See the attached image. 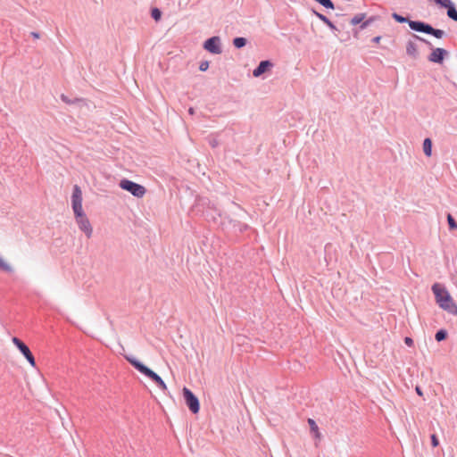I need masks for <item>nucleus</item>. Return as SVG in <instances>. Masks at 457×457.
<instances>
[{
    "label": "nucleus",
    "mask_w": 457,
    "mask_h": 457,
    "mask_svg": "<svg viewBox=\"0 0 457 457\" xmlns=\"http://www.w3.org/2000/svg\"><path fill=\"white\" fill-rule=\"evenodd\" d=\"M125 359L134 369H136L141 374L145 375L152 381H154L159 388H161L163 391L167 389V386L162 380V378L157 373H155L154 370H152L150 368L145 365L143 362H141L137 358L131 355H126Z\"/></svg>",
    "instance_id": "f257e3e1"
},
{
    "label": "nucleus",
    "mask_w": 457,
    "mask_h": 457,
    "mask_svg": "<svg viewBox=\"0 0 457 457\" xmlns=\"http://www.w3.org/2000/svg\"><path fill=\"white\" fill-rule=\"evenodd\" d=\"M411 29L425 33L428 35H431L435 37L436 38H442L445 35V31L439 29L433 28L430 24L421 21L420 22H412L411 25Z\"/></svg>",
    "instance_id": "f03ea898"
},
{
    "label": "nucleus",
    "mask_w": 457,
    "mask_h": 457,
    "mask_svg": "<svg viewBox=\"0 0 457 457\" xmlns=\"http://www.w3.org/2000/svg\"><path fill=\"white\" fill-rule=\"evenodd\" d=\"M119 186L121 189L129 192L133 196L137 198L143 197L146 193V189L144 186L127 179H122Z\"/></svg>",
    "instance_id": "7ed1b4c3"
},
{
    "label": "nucleus",
    "mask_w": 457,
    "mask_h": 457,
    "mask_svg": "<svg viewBox=\"0 0 457 457\" xmlns=\"http://www.w3.org/2000/svg\"><path fill=\"white\" fill-rule=\"evenodd\" d=\"M73 212L79 229L85 233L87 238H90L93 233V228L85 212L81 210L75 211Z\"/></svg>",
    "instance_id": "20e7f679"
},
{
    "label": "nucleus",
    "mask_w": 457,
    "mask_h": 457,
    "mask_svg": "<svg viewBox=\"0 0 457 457\" xmlns=\"http://www.w3.org/2000/svg\"><path fill=\"white\" fill-rule=\"evenodd\" d=\"M185 403L193 414H197L200 411V403L197 396L187 387L182 390Z\"/></svg>",
    "instance_id": "39448f33"
},
{
    "label": "nucleus",
    "mask_w": 457,
    "mask_h": 457,
    "mask_svg": "<svg viewBox=\"0 0 457 457\" xmlns=\"http://www.w3.org/2000/svg\"><path fill=\"white\" fill-rule=\"evenodd\" d=\"M14 345L20 350L22 355L26 358L29 363L32 366H36V360L34 355L32 354L29 346L20 338L13 337L12 339Z\"/></svg>",
    "instance_id": "423d86ee"
},
{
    "label": "nucleus",
    "mask_w": 457,
    "mask_h": 457,
    "mask_svg": "<svg viewBox=\"0 0 457 457\" xmlns=\"http://www.w3.org/2000/svg\"><path fill=\"white\" fill-rule=\"evenodd\" d=\"M204 48L212 54H221L222 48L220 37L214 36L206 39L204 43Z\"/></svg>",
    "instance_id": "0eeeda50"
},
{
    "label": "nucleus",
    "mask_w": 457,
    "mask_h": 457,
    "mask_svg": "<svg viewBox=\"0 0 457 457\" xmlns=\"http://www.w3.org/2000/svg\"><path fill=\"white\" fill-rule=\"evenodd\" d=\"M71 207L73 212L81 211L82 208V191L78 185L73 187L72 195H71Z\"/></svg>",
    "instance_id": "6e6552de"
},
{
    "label": "nucleus",
    "mask_w": 457,
    "mask_h": 457,
    "mask_svg": "<svg viewBox=\"0 0 457 457\" xmlns=\"http://www.w3.org/2000/svg\"><path fill=\"white\" fill-rule=\"evenodd\" d=\"M438 305L448 313L457 315V305L449 293L445 294V298L438 303Z\"/></svg>",
    "instance_id": "1a4fd4ad"
},
{
    "label": "nucleus",
    "mask_w": 457,
    "mask_h": 457,
    "mask_svg": "<svg viewBox=\"0 0 457 457\" xmlns=\"http://www.w3.org/2000/svg\"><path fill=\"white\" fill-rule=\"evenodd\" d=\"M447 55L448 52L445 48H433L431 54L428 57V60L431 62L441 64Z\"/></svg>",
    "instance_id": "9d476101"
},
{
    "label": "nucleus",
    "mask_w": 457,
    "mask_h": 457,
    "mask_svg": "<svg viewBox=\"0 0 457 457\" xmlns=\"http://www.w3.org/2000/svg\"><path fill=\"white\" fill-rule=\"evenodd\" d=\"M273 67V63L270 60L261 61L258 66L253 71V75L255 78L262 76L266 71Z\"/></svg>",
    "instance_id": "9b49d317"
},
{
    "label": "nucleus",
    "mask_w": 457,
    "mask_h": 457,
    "mask_svg": "<svg viewBox=\"0 0 457 457\" xmlns=\"http://www.w3.org/2000/svg\"><path fill=\"white\" fill-rule=\"evenodd\" d=\"M432 291L435 295L437 303H441V301L445 298V294H448V291L445 289V287L438 283H435L432 286Z\"/></svg>",
    "instance_id": "f8f14e48"
},
{
    "label": "nucleus",
    "mask_w": 457,
    "mask_h": 457,
    "mask_svg": "<svg viewBox=\"0 0 457 457\" xmlns=\"http://www.w3.org/2000/svg\"><path fill=\"white\" fill-rule=\"evenodd\" d=\"M196 206H202L203 208H208L216 211L214 203L206 197H198L195 203Z\"/></svg>",
    "instance_id": "ddd939ff"
},
{
    "label": "nucleus",
    "mask_w": 457,
    "mask_h": 457,
    "mask_svg": "<svg viewBox=\"0 0 457 457\" xmlns=\"http://www.w3.org/2000/svg\"><path fill=\"white\" fill-rule=\"evenodd\" d=\"M406 54L412 58L416 59L418 57V46L417 44L411 40L407 42L406 45Z\"/></svg>",
    "instance_id": "4468645a"
},
{
    "label": "nucleus",
    "mask_w": 457,
    "mask_h": 457,
    "mask_svg": "<svg viewBox=\"0 0 457 457\" xmlns=\"http://www.w3.org/2000/svg\"><path fill=\"white\" fill-rule=\"evenodd\" d=\"M314 15L319 18L322 22H324L330 29L332 30H337V28L335 26V24L324 14L312 10Z\"/></svg>",
    "instance_id": "2eb2a0df"
},
{
    "label": "nucleus",
    "mask_w": 457,
    "mask_h": 457,
    "mask_svg": "<svg viewBox=\"0 0 457 457\" xmlns=\"http://www.w3.org/2000/svg\"><path fill=\"white\" fill-rule=\"evenodd\" d=\"M392 18L399 23H408L410 28L412 22H420V21H411L408 17H403L397 12H393Z\"/></svg>",
    "instance_id": "dca6fc26"
},
{
    "label": "nucleus",
    "mask_w": 457,
    "mask_h": 457,
    "mask_svg": "<svg viewBox=\"0 0 457 457\" xmlns=\"http://www.w3.org/2000/svg\"><path fill=\"white\" fill-rule=\"evenodd\" d=\"M423 152L428 157L432 155V140L429 137L425 138L423 141Z\"/></svg>",
    "instance_id": "f3484780"
},
{
    "label": "nucleus",
    "mask_w": 457,
    "mask_h": 457,
    "mask_svg": "<svg viewBox=\"0 0 457 457\" xmlns=\"http://www.w3.org/2000/svg\"><path fill=\"white\" fill-rule=\"evenodd\" d=\"M246 38L243 37H237L233 39L234 46L238 49L244 47L246 45Z\"/></svg>",
    "instance_id": "a211bd4d"
},
{
    "label": "nucleus",
    "mask_w": 457,
    "mask_h": 457,
    "mask_svg": "<svg viewBox=\"0 0 457 457\" xmlns=\"http://www.w3.org/2000/svg\"><path fill=\"white\" fill-rule=\"evenodd\" d=\"M447 337H448V332L445 329L441 328L436 332L435 339L437 342H441V341L445 340L447 338Z\"/></svg>",
    "instance_id": "6ab92c4d"
},
{
    "label": "nucleus",
    "mask_w": 457,
    "mask_h": 457,
    "mask_svg": "<svg viewBox=\"0 0 457 457\" xmlns=\"http://www.w3.org/2000/svg\"><path fill=\"white\" fill-rule=\"evenodd\" d=\"M365 13H358L352 18L350 23L353 26L361 24V21L365 19Z\"/></svg>",
    "instance_id": "aec40b11"
},
{
    "label": "nucleus",
    "mask_w": 457,
    "mask_h": 457,
    "mask_svg": "<svg viewBox=\"0 0 457 457\" xmlns=\"http://www.w3.org/2000/svg\"><path fill=\"white\" fill-rule=\"evenodd\" d=\"M308 423H309L311 431L315 433L316 437H319L320 436L319 428H318V425L316 424V422L312 419H309Z\"/></svg>",
    "instance_id": "412c9836"
},
{
    "label": "nucleus",
    "mask_w": 457,
    "mask_h": 457,
    "mask_svg": "<svg viewBox=\"0 0 457 457\" xmlns=\"http://www.w3.org/2000/svg\"><path fill=\"white\" fill-rule=\"evenodd\" d=\"M151 16L154 21H158L162 18V11L157 7L152 8Z\"/></svg>",
    "instance_id": "4be33fe9"
},
{
    "label": "nucleus",
    "mask_w": 457,
    "mask_h": 457,
    "mask_svg": "<svg viewBox=\"0 0 457 457\" xmlns=\"http://www.w3.org/2000/svg\"><path fill=\"white\" fill-rule=\"evenodd\" d=\"M447 222L450 230H454L457 228V222L450 213L447 214Z\"/></svg>",
    "instance_id": "5701e85b"
},
{
    "label": "nucleus",
    "mask_w": 457,
    "mask_h": 457,
    "mask_svg": "<svg viewBox=\"0 0 457 457\" xmlns=\"http://www.w3.org/2000/svg\"><path fill=\"white\" fill-rule=\"evenodd\" d=\"M376 19H377V17H375V16H371V17H370L368 20H366V21H361V23L360 24L359 29H360L361 30L365 29H366L368 26H370V24H371V23H372Z\"/></svg>",
    "instance_id": "b1692460"
},
{
    "label": "nucleus",
    "mask_w": 457,
    "mask_h": 457,
    "mask_svg": "<svg viewBox=\"0 0 457 457\" xmlns=\"http://www.w3.org/2000/svg\"><path fill=\"white\" fill-rule=\"evenodd\" d=\"M61 99L62 102L68 104H75L80 102L82 99L80 98H74L73 100L70 99L67 96L64 94L61 95Z\"/></svg>",
    "instance_id": "393cba45"
},
{
    "label": "nucleus",
    "mask_w": 457,
    "mask_h": 457,
    "mask_svg": "<svg viewBox=\"0 0 457 457\" xmlns=\"http://www.w3.org/2000/svg\"><path fill=\"white\" fill-rule=\"evenodd\" d=\"M208 143L212 147L215 148L219 145V140L214 137H208Z\"/></svg>",
    "instance_id": "a878e982"
},
{
    "label": "nucleus",
    "mask_w": 457,
    "mask_h": 457,
    "mask_svg": "<svg viewBox=\"0 0 457 457\" xmlns=\"http://www.w3.org/2000/svg\"><path fill=\"white\" fill-rule=\"evenodd\" d=\"M0 269L3 270H5V271H11V270H12L11 267L6 262H4L1 257H0Z\"/></svg>",
    "instance_id": "bb28decb"
},
{
    "label": "nucleus",
    "mask_w": 457,
    "mask_h": 457,
    "mask_svg": "<svg viewBox=\"0 0 457 457\" xmlns=\"http://www.w3.org/2000/svg\"><path fill=\"white\" fill-rule=\"evenodd\" d=\"M430 438H431V445H432L433 447H436V446H438V445H439V440H438V438H437L436 435V434L431 435Z\"/></svg>",
    "instance_id": "cd10ccee"
},
{
    "label": "nucleus",
    "mask_w": 457,
    "mask_h": 457,
    "mask_svg": "<svg viewBox=\"0 0 457 457\" xmlns=\"http://www.w3.org/2000/svg\"><path fill=\"white\" fill-rule=\"evenodd\" d=\"M209 68V62L204 61L200 63L199 70L201 71H205Z\"/></svg>",
    "instance_id": "c85d7f7f"
},
{
    "label": "nucleus",
    "mask_w": 457,
    "mask_h": 457,
    "mask_svg": "<svg viewBox=\"0 0 457 457\" xmlns=\"http://www.w3.org/2000/svg\"><path fill=\"white\" fill-rule=\"evenodd\" d=\"M404 343L406 345L411 347L414 345V341L411 337H404Z\"/></svg>",
    "instance_id": "c756f323"
},
{
    "label": "nucleus",
    "mask_w": 457,
    "mask_h": 457,
    "mask_svg": "<svg viewBox=\"0 0 457 457\" xmlns=\"http://www.w3.org/2000/svg\"><path fill=\"white\" fill-rule=\"evenodd\" d=\"M412 37H413L414 38H416V39L420 40V41L424 42L425 44H427V45H428V46H429L430 47H432L431 43H430L429 41H428L427 39L422 38V37H419V36H417V35H415V34H413V35H412Z\"/></svg>",
    "instance_id": "7c9ffc66"
},
{
    "label": "nucleus",
    "mask_w": 457,
    "mask_h": 457,
    "mask_svg": "<svg viewBox=\"0 0 457 457\" xmlns=\"http://www.w3.org/2000/svg\"><path fill=\"white\" fill-rule=\"evenodd\" d=\"M381 40V37L380 36H377L375 37L372 38V42L375 43V44H378Z\"/></svg>",
    "instance_id": "2f4dec72"
},
{
    "label": "nucleus",
    "mask_w": 457,
    "mask_h": 457,
    "mask_svg": "<svg viewBox=\"0 0 457 457\" xmlns=\"http://www.w3.org/2000/svg\"><path fill=\"white\" fill-rule=\"evenodd\" d=\"M30 35L34 37V38H39L40 37V34L38 32H31Z\"/></svg>",
    "instance_id": "473e14b6"
},
{
    "label": "nucleus",
    "mask_w": 457,
    "mask_h": 457,
    "mask_svg": "<svg viewBox=\"0 0 457 457\" xmlns=\"http://www.w3.org/2000/svg\"><path fill=\"white\" fill-rule=\"evenodd\" d=\"M415 390H416V393H417L419 395H420V396H421V395H423L422 390H421V388H420V386H416Z\"/></svg>",
    "instance_id": "72a5a7b5"
},
{
    "label": "nucleus",
    "mask_w": 457,
    "mask_h": 457,
    "mask_svg": "<svg viewBox=\"0 0 457 457\" xmlns=\"http://www.w3.org/2000/svg\"><path fill=\"white\" fill-rule=\"evenodd\" d=\"M188 112H189L190 114H194V113H195V110H194V108L190 107V108H189V110H188Z\"/></svg>",
    "instance_id": "f704fd0d"
},
{
    "label": "nucleus",
    "mask_w": 457,
    "mask_h": 457,
    "mask_svg": "<svg viewBox=\"0 0 457 457\" xmlns=\"http://www.w3.org/2000/svg\"><path fill=\"white\" fill-rule=\"evenodd\" d=\"M247 227H248L247 225H244V227H242V228H241V231H243L244 229H246Z\"/></svg>",
    "instance_id": "c9c22d12"
}]
</instances>
